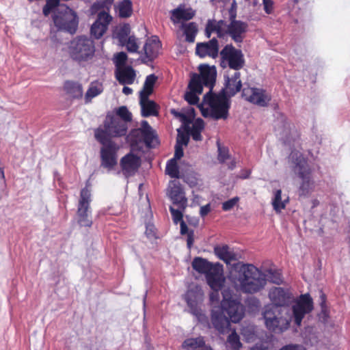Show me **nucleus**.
Instances as JSON below:
<instances>
[{
  "instance_id": "obj_37",
  "label": "nucleus",
  "mask_w": 350,
  "mask_h": 350,
  "mask_svg": "<svg viewBox=\"0 0 350 350\" xmlns=\"http://www.w3.org/2000/svg\"><path fill=\"white\" fill-rule=\"evenodd\" d=\"M157 77L154 75H150L147 76L143 89L140 91L139 95H150L153 90V87Z\"/></svg>"
},
{
  "instance_id": "obj_34",
  "label": "nucleus",
  "mask_w": 350,
  "mask_h": 350,
  "mask_svg": "<svg viewBox=\"0 0 350 350\" xmlns=\"http://www.w3.org/2000/svg\"><path fill=\"white\" fill-rule=\"evenodd\" d=\"M64 88L73 98H81L83 95V88L79 83L67 81L65 83Z\"/></svg>"
},
{
  "instance_id": "obj_16",
  "label": "nucleus",
  "mask_w": 350,
  "mask_h": 350,
  "mask_svg": "<svg viewBox=\"0 0 350 350\" xmlns=\"http://www.w3.org/2000/svg\"><path fill=\"white\" fill-rule=\"evenodd\" d=\"M128 137L133 143L144 142L148 147L152 146L155 139L154 132L146 120L142 122L140 128L133 129Z\"/></svg>"
},
{
  "instance_id": "obj_58",
  "label": "nucleus",
  "mask_w": 350,
  "mask_h": 350,
  "mask_svg": "<svg viewBox=\"0 0 350 350\" xmlns=\"http://www.w3.org/2000/svg\"><path fill=\"white\" fill-rule=\"evenodd\" d=\"M211 211V205L210 204H207L204 206H201L200 214L202 217H204L207 215Z\"/></svg>"
},
{
  "instance_id": "obj_31",
  "label": "nucleus",
  "mask_w": 350,
  "mask_h": 350,
  "mask_svg": "<svg viewBox=\"0 0 350 350\" xmlns=\"http://www.w3.org/2000/svg\"><path fill=\"white\" fill-rule=\"evenodd\" d=\"M205 342L201 336L186 339L182 347L185 350H211L204 346Z\"/></svg>"
},
{
  "instance_id": "obj_6",
  "label": "nucleus",
  "mask_w": 350,
  "mask_h": 350,
  "mask_svg": "<svg viewBox=\"0 0 350 350\" xmlns=\"http://www.w3.org/2000/svg\"><path fill=\"white\" fill-rule=\"evenodd\" d=\"M212 90L204 96L203 103L200 106L204 117L214 120H226L228 116L229 100L224 94H212Z\"/></svg>"
},
{
  "instance_id": "obj_8",
  "label": "nucleus",
  "mask_w": 350,
  "mask_h": 350,
  "mask_svg": "<svg viewBox=\"0 0 350 350\" xmlns=\"http://www.w3.org/2000/svg\"><path fill=\"white\" fill-rule=\"evenodd\" d=\"M192 267L206 276L208 284L211 288L223 286L225 278L223 275V266L219 263L213 264L206 259L196 257L192 262Z\"/></svg>"
},
{
  "instance_id": "obj_17",
  "label": "nucleus",
  "mask_w": 350,
  "mask_h": 350,
  "mask_svg": "<svg viewBox=\"0 0 350 350\" xmlns=\"http://www.w3.org/2000/svg\"><path fill=\"white\" fill-rule=\"evenodd\" d=\"M242 96L254 105L265 107L271 99V95L265 90L257 88H246L242 91Z\"/></svg>"
},
{
  "instance_id": "obj_32",
  "label": "nucleus",
  "mask_w": 350,
  "mask_h": 350,
  "mask_svg": "<svg viewBox=\"0 0 350 350\" xmlns=\"http://www.w3.org/2000/svg\"><path fill=\"white\" fill-rule=\"evenodd\" d=\"M114 116L119 118V121H123L126 125L132 121L133 116L126 106H121L114 109Z\"/></svg>"
},
{
  "instance_id": "obj_57",
  "label": "nucleus",
  "mask_w": 350,
  "mask_h": 350,
  "mask_svg": "<svg viewBox=\"0 0 350 350\" xmlns=\"http://www.w3.org/2000/svg\"><path fill=\"white\" fill-rule=\"evenodd\" d=\"M187 234V247L189 248H191L193 243V241H194V232H193V230H190L189 232H188V234Z\"/></svg>"
},
{
  "instance_id": "obj_15",
  "label": "nucleus",
  "mask_w": 350,
  "mask_h": 350,
  "mask_svg": "<svg viewBox=\"0 0 350 350\" xmlns=\"http://www.w3.org/2000/svg\"><path fill=\"white\" fill-rule=\"evenodd\" d=\"M313 310L312 299L309 294L301 295L292 306L293 318L295 323L299 326L306 314Z\"/></svg>"
},
{
  "instance_id": "obj_26",
  "label": "nucleus",
  "mask_w": 350,
  "mask_h": 350,
  "mask_svg": "<svg viewBox=\"0 0 350 350\" xmlns=\"http://www.w3.org/2000/svg\"><path fill=\"white\" fill-rule=\"evenodd\" d=\"M161 46V42L157 36L148 38L144 46L146 58L149 61L155 59L159 53Z\"/></svg>"
},
{
  "instance_id": "obj_64",
  "label": "nucleus",
  "mask_w": 350,
  "mask_h": 350,
  "mask_svg": "<svg viewBox=\"0 0 350 350\" xmlns=\"http://www.w3.org/2000/svg\"><path fill=\"white\" fill-rule=\"evenodd\" d=\"M250 172H246V174L244 175V176H241V178H248L249 175H250Z\"/></svg>"
},
{
  "instance_id": "obj_36",
  "label": "nucleus",
  "mask_w": 350,
  "mask_h": 350,
  "mask_svg": "<svg viewBox=\"0 0 350 350\" xmlns=\"http://www.w3.org/2000/svg\"><path fill=\"white\" fill-rule=\"evenodd\" d=\"M182 27L184 29L186 41L191 43L193 42L198 32L197 25L195 23L191 22L188 24L183 25Z\"/></svg>"
},
{
  "instance_id": "obj_20",
  "label": "nucleus",
  "mask_w": 350,
  "mask_h": 350,
  "mask_svg": "<svg viewBox=\"0 0 350 350\" xmlns=\"http://www.w3.org/2000/svg\"><path fill=\"white\" fill-rule=\"evenodd\" d=\"M120 167L126 177L133 176L141 165V159L137 155L129 153L120 160Z\"/></svg>"
},
{
  "instance_id": "obj_53",
  "label": "nucleus",
  "mask_w": 350,
  "mask_h": 350,
  "mask_svg": "<svg viewBox=\"0 0 350 350\" xmlns=\"http://www.w3.org/2000/svg\"><path fill=\"white\" fill-rule=\"evenodd\" d=\"M172 113L174 114L176 117L179 118L180 120L184 124H187L189 123V118L184 113L176 111L175 110H172Z\"/></svg>"
},
{
  "instance_id": "obj_46",
  "label": "nucleus",
  "mask_w": 350,
  "mask_h": 350,
  "mask_svg": "<svg viewBox=\"0 0 350 350\" xmlns=\"http://www.w3.org/2000/svg\"><path fill=\"white\" fill-rule=\"evenodd\" d=\"M230 159V155L228 149L222 148L218 145V160L220 163L226 162Z\"/></svg>"
},
{
  "instance_id": "obj_41",
  "label": "nucleus",
  "mask_w": 350,
  "mask_h": 350,
  "mask_svg": "<svg viewBox=\"0 0 350 350\" xmlns=\"http://www.w3.org/2000/svg\"><path fill=\"white\" fill-rule=\"evenodd\" d=\"M130 26L129 24H124L120 26L116 32V37L118 39L120 43L125 42L130 33Z\"/></svg>"
},
{
  "instance_id": "obj_9",
  "label": "nucleus",
  "mask_w": 350,
  "mask_h": 350,
  "mask_svg": "<svg viewBox=\"0 0 350 350\" xmlns=\"http://www.w3.org/2000/svg\"><path fill=\"white\" fill-rule=\"evenodd\" d=\"M69 51L74 60L78 62L88 61L95 52L94 42L85 36L77 37L71 41Z\"/></svg>"
},
{
  "instance_id": "obj_62",
  "label": "nucleus",
  "mask_w": 350,
  "mask_h": 350,
  "mask_svg": "<svg viewBox=\"0 0 350 350\" xmlns=\"http://www.w3.org/2000/svg\"><path fill=\"white\" fill-rule=\"evenodd\" d=\"M321 295H320V297L321 299V306L323 307V304H325V295L324 293H323L321 291Z\"/></svg>"
},
{
  "instance_id": "obj_13",
  "label": "nucleus",
  "mask_w": 350,
  "mask_h": 350,
  "mask_svg": "<svg viewBox=\"0 0 350 350\" xmlns=\"http://www.w3.org/2000/svg\"><path fill=\"white\" fill-rule=\"evenodd\" d=\"M204 294L200 288L196 286L187 291L185 299L189 307L190 312L201 323L207 322V317L203 313L200 304L203 301Z\"/></svg>"
},
{
  "instance_id": "obj_24",
  "label": "nucleus",
  "mask_w": 350,
  "mask_h": 350,
  "mask_svg": "<svg viewBox=\"0 0 350 350\" xmlns=\"http://www.w3.org/2000/svg\"><path fill=\"white\" fill-rule=\"evenodd\" d=\"M211 322L214 327L221 334L228 332L230 329V320L224 315V312L219 307H213L211 313Z\"/></svg>"
},
{
  "instance_id": "obj_1",
  "label": "nucleus",
  "mask_w": 350,
  "mask_h": 350,
  "mask_svg": "<svg viewBox=\"0 0 350 350\" xmlns=\"http://www.w3.org/2000/svg\"><path fill=\"white\" fill-rule=\"evenodd\" d=\"M229 279L237 290L249 294L261 291L267 280L277 284L282 282L278 271L268 269L264 273L253 265L242 262H237L232 266Z\"/></svg>"
},
{
  "instance_id": "obj_29",
  "label": "nucleus",
  "mask_w": 350,
  "mask_h": 350,
  "mask_svg": "<svg viewBox=\"0 0 350 350\" xmlns=\"http://www.w3.org/2000/svg\"><path fill=\"white\" fill-rule=\"evenodd\" d=\"M272 194L271 204L273 208L276 213H280L286 208V204L288 203V196L284 195L282 197V190L280 189H274Z\"/></svg>"
},
{
  "instance_id": "obj_61",
  "label": "nucleus",
  "mask_w": 350,
  "mask_h": 350,
  "mask_svg": "<svg viewBox=\"0 0 350 350\" xmlns=\"http://www.w3.org/2000/svg\"><path fill=\"white\" fill-rule=\"evenodd\" d=\"M230 160V163H228V168L230 169V170H232L236 166V163L234 160H232V159H229Z\"/></svg>"
},
{
  "instance_id": "obj_39",
  "label": "nucleus",
  "mask_w": 350,
  "mask_h": 350,
  "mask_svg": "<svg viewBox=\"0 0 350 350\" xmlns=\"http://www.w3.org/2000/svg\"><path fill=\"white\" fill-rule=\"evenodd\" d=\"M291 125L287 122H282L275 127V131L278 135L283 140H288L291 133Z\"/></svg>"
},
{
  "instance_id": "obj_27",
  "label": "nucleus",
  "mask_w": 350,
  "mask_h": 350,
  "mask_svg": "<svg viewBox=\"0 0 350 350\" xmlns=\"http://www.w3.org/2000/svg\"><path fill=\"white\" fill-rule=\"evenodd\" d=\"M116 77L122 85L132 84L135 78V70L131 66L117 68Z\"/></svg>"
},
{
  "instance_id": "obj_30",
  "label": "nucleus",
  "mask_w": 350,
  "mask_h": 350,
  "mask_svg": "<svg viewBox=\"0 0 350 350\" xmlns=\"http://www.w3.org/2000/svg\"><path fill=\"white\" fill-rule=\"evenodd\" d=\"M149 95H139L142 115L144 117L157 115L156 104L148 99Z\"/></svg>"
},
{
  "instance_id": "obj_43",
  "label": "nucleus",
  "mask_w": 350,
  "mask_h": 350,
  "mask_svg": "<svg viewBox=\"0 0 350 350\" xmlns=\"http://www.w3.org/2000/svg\"><path fill=\"white\" fill-rule=\"evenodd\" d=\"M121 45L125 46L127 51L131 53H137L139 45L137 44V39L135 36H129L125 42H121Z\"/></svg>"
},
{
  "instance_id": "obj_45",
  "label": "nucleus",
  "mask_w": 350,
  "mask_h": 350,
  "mask_svg": "<svg viewBox=\"0 0 350 350\" xmlns=\"http://www.w3.org/2000/svg\"><path fill=\"white\" fill-rule=\"evenodd\" d=\"M59 0H47L46 5L43 8V14L48 16L51 10L59 4Z\"/></svg>"
},
{
  "instance_id": "obj_10",
  "label": "nucleus",
  "mask_w": 350,
  "mask_h": 350,
  "mask_svg": "<svg viewBox=\"0 0 350 350\" xmlns=\"http://www.w3.org/2000/svg\"><path fill=\"white\" fill-rule=\"evenodd\" d=\"M223 300L221 302V310L226 312L230 320L234 323H239L244 316V307L240 300L233 297L229 290L222 292Z\"/></svg>"
},
{
  "instance_id": "obj_38",
  "label": "nucleus",
  "mask_w": 350,
  "mask_h": 350,
  "mask_svg": "<svg viewBox=\"0 0 350 350\" xmlns=\"http://www.w3.org/2000/svg\"><path fill=\"white\" fill-rule=\"evenodd\" d=\"M132 3L129 0H124L118 6V15L122 18L129 17L132 14Z\"/></svg>"
},
{
  "instance_id": "obj_33",
  "label": "nucleus",
  "mask_w": 350,
  "mask_h": 350,
  "mask_svg": "<svg viewBox=\"0 0 350 350\" xmlns=\"http://www.w3.org/2000/svg\"><path fill=\"white\" fill-rule=\"evenodd\" d=\"M204 128V123L202 119L198 118L194 121L189 131V133L192 136L193 140L201 141L202 139L201 132Z\"/></svg>"
},
{
  "instance_id": "obj_2",
  "label": "nucleus",
  "mask_w": 350,
  "mask_h": 350,
  "mask_svg": "<svg viewBox=\"0 0 350 350\" xmlns=\"http://www.w3.org/2000/svg\"><path fill=\"white\" fill-rule=\"evenodd\" d=\"M271 304L265 307L263 317L267 327L275 332H282L289 326V321L286 318L279 317L277 308L287 306L292 300L291 293L288 290L282 287H273L268 293Z\"/></svg>"
},
{
  "instance_id": "obj_48",
  "label": "nucleus",
  "mask_w": 350,
  "mask_h": 350,
  "mask_svg": "<svg viewBox=\"0 0 350 350\" xmlns=\"http://www.w3.org/2000/svg\"><path fill=\"white\" fill-rule=\"evenodd\" d=\"M239 198L238 197H234L224 202L222 204V209L225 211L231 210L239 202Z\"/></svg>"
},
{
  "instance_id": "obj_40",
  "label": "nucleus",
  "mask_w": 350,
  "mask_h": 350,
  "mask_svg": "<svg viewBox=\"0 0 350 350\" xmlns=\"http://www.w3.org/2000/svg\"><path fill=\"white\" fill-rule=\"evenodd\" d=\"M227 344L232 350H240L242 344L240 342L239 336L234 330L227 338Z\"/></svg>"
},
{
  "instance_id": "obj_35",
  "label": "nucleus",
  "mask_w": 350,
  "mask_h": 350,
  "mask_svg": "<svg viewBox=\"0 0 350 350\" xmlns=\"http://www.w3.org/2000/svg\"><path fill=\"white\" fill-rule=\"evenodd\" d=\"M103 91V86L102 83L99 81L92 82L85 94V100L87 102L90 101L92 98L101 94Z\"/></svg>"
},
{
  "instance_id": "obj_52",
  "label": "nucleus",
  "mask_w": 350,
  "mask_h": 350,
  "mask_svg": "<svg viewBox=\"0 0 350 350\" xmlns=\"http://www.w3.org/2000/svg\"><path fill=\"white\" fill-rule=\"evenodd\" d=\"M262 4L265 12L270 14L273 10V0H262Z\"/></svg>"
},
{
  "instance_id": "obj_28",
  "label": "nucleus",
  "mask_w": 350,
  "mask_h": 350,
  "mask_svg": "<svg viewBox=\"0 0 350 350\" xmlns=\"http://www.w3.org/2000/svg\"><path fill=\"white\" fill-rule=\"evenodd\" d=\"M215 255L226 264L237 260V254L227 245H217L214 248Z\"/></svg>"
},
{
  "instance_id": "obj_50",
  "label": "nucleus",
  "mask_w": 350,
  "mask_h": 350,
  "mask_svg": "<svg viewBox=\"0 0 350 350\" xmlns=\"http://www.w3.org/2000/svg\"><path fill=\"white\" fill-rule=\"evenodd\" d=\"M246 304L252 310H257L260 306V302L259 299L256 297L248 298L246 301Z\"/></svg>"
},
{
  "instance_id": "obj_14",
  "label": "nucleus",
  "mask_w": 350,
  "mask_h": 350,
  "mask_svg": "<svg viewBox=\"0 0 350 350\" xmlns=\"http://www.w3.org/2000/svg\"><path fill=\"white\" fill-rule=\"evenodd\" d=\"M91 201L90 191L88 188L82 189L77 207L78 223L81 226L90 227L92 224L90 210Z\"/></svg>"
},
{
  "instance_id": "obj_4",
  "label": "nucleus",
  "mask_w": 350,
  "mask_h": 350,
  "mask_svg": "<svg viewBox=\"0 0 350 350\" xmlns=\"http://www.w3.org/2000/svg\"><path fill=\"white\" fill-rule=\"evenodd\" d=\"M247 29V24L245 22L232 19L229 24L224 21L208 20L206 25L205 35L211 38L215 33L219 38L229 36L237 43L242 42Z\"/></svg>"
},
{
  "instance_id": "obj_63",
  "label": "nucleus",
  "mask_w": 350,
  "mask_h": 350,
  "mask_svg": "<svg viewBox=\"0 0 350 350\" xmlns=\"http://www.w3.org/2000/svg\"><path fill=\"white\" fill-rule=\"evenodd\" d=\"M250 350H269L267 348H262L261 346H255L253 348H252Z\"/></svg>"
},
{
  "instance_id": "obj_19",
  "label": "nucleus",
  "mask_w": 350,
  "mask_h": 350,
  "mask_svg": "<svg viewBox=\"0 0 350 350\" xmlns=\"http://www.w3.org/2000/svg\"><path fill=\"white\" fill-rule=\"evenodd\" d=\"M111 20L112 17L105 10L100 11L98 14L97 19L91 27V35L96 39L100 38L106 32Z\"/></svg>"
},
{
  "instance_id": "obj_49",
  "label": "nucleus",
  "mask_w": 350,
  "mask_h": 350,
  "mask_svg": "<svg viewBox=\"0 0 350 350\" xmlns=\"http://www.w3.org/2000/svg\"><path fill=\"white\" fill-rule=\"evenodd\" d=\"M177 131H178V136H177V139H176V144H179L180 146H183V145L187 146L189 142L188 135L181 133L180 129H178Z\"/></svg>"
},
{
  "instance_id": "obj_59",
  "label": "nucleus",
  "mask_w": 350,
  "mask_h": 350,
  "mask_svg": "<svg viewBox=\"0 0 350 350\" xmlns=\"http://www.w3.org/2000/svg\"><path fill=\"white\" fill-rule=\"evenodd\" d=\"M180 223V233H181V234H188V232H189L190 230H188V228H187L186 224L185 223V221H181Z\"/></svg>"
},
{
  "instance_id": "obj_18",
  "label": "nucleus",
  "mask_w": 350,
  "mask_h": 350,
  "mask_svg": "<svg viewBox=\"0 0 350 350\" xmlns=\"http://www.w3.org/2000/svg\"><path fill=\"white\" fill-rule=\"evenodd\" d=\"M101 165L108 170H111L117 164V146L115 142L100 143Z\"/></svg>"
},
{
  "instance_id": "obj_54",
  "label": "nucleus",
  "mask_w": 350,
  "mask_h": 350,
  "mask_svg": "<svg viewBox=\"0 0 350 350\" xmlns=\"http://www.w3.org/2000/svg\"><path fill=\"white\" fill-rule=\"evenodd\" d=\"M222 286H220L219 288L215 289L212 288L213 291L210 295V300L212 303L216 302L218 303L219 300V291L221 288Z\"/></svg>"
},
{
  "instance_id": "obj_56",
  "label": "nucleus",
  "mask_w": 350,
  "mask_h": 350,
  "mask_svg": "<svg viewBox=\"0 0 350 350\" xmlns=\"http://www.w3.org/2000/svg\"><path fill=\"white\" fill-rule=\"evenodd\" d=\"M280 350H306L304 347L297 345H288L283 347Z\"/></svg>"
},
{
  "instance_id": "obj_11",
  "label": "nucleus",
  "mask_w": 350,
  "mask_h": 350,
  "mask_svg": "<svg viewBox=\"0 0 350 350\" xmlns=\"http://www.w3.org/2000/svg\"><path fill=\"white\" fill-rule=\"evenodd\" d=\"M55 27L71 34L76 32L78 27V17L75 11L66 6H61V11L53 17Z\"/></svg>"
},
{
  "instance_id": "obj_60",
  "label": "nucleus",
  "mask_w": 350,
  "mask_h": 350,
  "mask_svg": "<svg viewBox=\"0 0 350 350\" xmlns=\"http://www.w3.org/2000/svg\"><path fill=\"white\" fill-rule=\"evenodd\" d=\"M133 90L131 88L124 86L122 89V92L126 95H129L132 93Z\"/></svg>"
},
{
  "instance_id": "obj_7",
  "label": "nucleus",
  "mask_w": 350,
  "mask_h": 350,
  "mask_svg": "<svg viewBox=\"0 0 350 350\" xmlns=\"http://www.w3.org/2000/svg\"><path fill=\"white\" fill-rule=\"evenodd\" d=\"M129 125L114 116L107 115L103 125L94 131V137L99 143L113 142L111 138H118L126 136Z\"/></svg>"
},
{
  "instance_id": "obj_3",
  "label": "nucleus",
  "mask_w": 350,
  "mask_h": 350,
  "mask_svg": "<svg viewBox=\"0 0 350 350\" xmlns=\"http://www.w3.org/2000/svg\"><path fill=\"white\" fill-rule=\"evenodd\" d=\"M198 70L200 74H193L189 83L190 92L185 94V100L191 105L198 103L199 98L197 94L202 92L203 86L212 90L216 80L217 70L214 66L201 64Z\"/></svg>"
},
{
  "instance_id": "obj_51",
  "label": "nucleus",
  "mask_w": 350,
  "mask_h": 350,
  "mask_svg": "<svg viewBox=\"0 0 350 350\" xmlns=\"http://www.w3.org/2000/svg\"><path fill=\"white\" fill-rule=\"evenodd\" d=\"M113 0H99L97 3H94L92 8L94 9L97 7H101L103 9H109V7L111 5Z\"/></svg>"
},
{
  "instance_id": "obj_55",
  "label": "nucleus",
  "mask_w": 350,
  "mask_h": 350,
  "mask_svg": "<svg viewBox=\"0 0 350 350\" xmlns=\"http://www.w3.org/2000/svg\"><path fill=\"white\" fill-rule=\"evenodd\" d=\"M183 156V146H180L179 144H176L174 157L173 159H175V160L176 161L177 159H180Z\"/></svg>"
},
{
  "instance_id": "obj_21",
  "label": "nucleus",
  "mask_w": 350,
  "mask_h": 350,
  "mask_svg": "<svg viewBox=\"0 0 350 350\" xmlns=\"http://www.w3.org/2000/svg\"><path fill=\"white\" fill-rule=\"evenodd\" d=\"M168 196L174 204L182 209L185 208L187 200L179 182L176 180L170 182Z\"/></svg>"
},
{
  "instance_id": "obj_22",
  "label": "nucleus",
  "mask_w": 350,
  "mask_h": 350,
  "mask_svg": "<svg viewBox=\"0 0 350 350\" xmlns=\"http://www.w3.org/2000/svg\"><path fill=\"white\" fill-rule=\"evenodd\" d=\"M224 77L226 93L230 96H234L242 87L241 72L237 70H227Z\"/></svg>"
},
{
  "instance_id": "obj_44",
  "label": "nucleus",
  "mask_w": 350,
  "mask_h": 350,
  "mask_svg": "<svg viewBox=\"0 0 350 350\" xmlns=\"http://www.w3.org/2000/svg\"><path fill=\"white\" fill-rule=\"evenodd\" d=\"M170 211L172 216V219L174 222L177 224L183 220V211L184 209H182L178 207V208L176 209L172 206L170 207Z\"/></svg>"
},
{
  "instance_id": "obj_12",
  "label": "nucleus",
  "mask_w": 350,
  "mask_h": 350,
  "mask_svg": "<svg viewBox=\"0 0 350 350\" xmlns=\"http://www.w3.org/2000/svg\"><path fill=\"white\" fill-rule=\"evenodd\" d=\"M221 65L228 66V70L239 71L245 65L244 55L242 51L235 49L232 44H227L221 51Z\"/></svg>"
},
{
  "instance_id": "obj_25",
  "label": "nucleus",
  "mask_w": 350,
  "mask_h": 350,
  "mask_svg": "<svg viewBox=\"0 0 350 350\" xmlns=\"http://www.w3.org/2000/svg\"><path fill=\"white\" fill-rule=\"evenodd\" d=\"M171 21L174 23H178L181 20L189 21L193 18L196 12L191 8H185V5H180L177 8L171 12Z\"/></svg>"
},
{
  "instance_id": "obj_47",
  "label": "nucleus",
  "mask_w": 350,
  "mask_h": 350,
  "mask_svg": "<svg viewBox=\"0 0 350 350\" xmlns=\"http://www.w3.org/2000/svg\"><path fill=\"white\" fill-rule=\"evenodd\" d=\"M127 59V55L124 52H120L115 55L114 62L117 68L124 65Z\"/></svg>"
},
{
  "instance_id": "obj_23",
  "label": "nucleus",
  "mask_w": 350,
  "mask_h": 350,
  "mask_svg": "<svg viewBox=\"0 0 350 350\" xmlns=\"http://www.w3.org/2000/svg\"><path fill=\"white\" fill-rule=\"evenodd\" d=\"M196 53L200 57L206 56L215 58L219 53V44L216 38H213L206 42H199L196 44Z\"/></svg>"
},
{
  "instance_id": "obj_42",
  "label": "nucleus",
  "mask_w": 350,
  "mask_h": 350,
  "mask_svg": "<svg viewBox=\"0 0 350 350\" xmlns=\"http://www.w3.org/2000/svg\"><path fill=\"white\" fill-rule=\"evenodd\" d=\"M165 171L172 178L179 177V170L175 159H172L167 162Z\"/></svg>"
},
{
  "instance_id": "obj_5",
  "label": "nucleus",
  "mask_w": 350,
  "mask_h": 350,
  "mask_svg": "<svg viewBox=\"0 0 350 350\" xmlns=\"http://www.w3.org/2000/svg\"><path fill=\"white\" fill-rule=\"evenodd\" d=\"M290 158L294 163L293 170L300 179L299 196H308L314 191L316 187L312 168L306 159L299 152H292Z\"/></svg>"
}]
</instances>
